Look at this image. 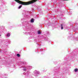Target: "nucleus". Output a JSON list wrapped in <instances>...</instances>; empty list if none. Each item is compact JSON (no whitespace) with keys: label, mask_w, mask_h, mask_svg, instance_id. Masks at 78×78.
<instances>
[{"label":"nucleus","mask_w":78,"mask_h":78,"mask_svg":"<svg viewBox=\"0 0 78 78\" xmlns=\"http://www.w3.org/2000/svg\"><path fill=\"white\" fill-rule=\"evenodd\" d=\"M10 36H11V34H10L9 33L7 34V37H9Z\"/></svg>","instance_id":"f257e3e1"},{"label":"nucleus","mask_w":78,"mask_h":78,"mask_svg":"<svg viewBox=\"0 0 78 78\" xmlns=\"http://www.w3.org/2000/svg\"><path fill=\"white\" fill-rule=\"evenodd\" d=\"M31 22H34V19H32L30 20Z\"/></svg>","instance_id":"f03ea898"},{"label":"nucleus","mask_w":78,"mask_h":78,"mask_svg":"<svg viewBox=\"0 0 78 78\" xmlns=\"http://www.w3.org/2000/svg\"><path fill=\"white\" fill-rule=\"evenodd\" d=\"M41 33L40 32V31H38V34H41Z\"/></svg>","instance_id":"7ed1b4c3"},{"label":"nucleus","mask_w":78,"mask_h":78,"mask_svg":"<svg viewBox=\"0 0 78 78\" xmlns=\"http://www.w3.org/2000/svg\"><path fill=\"white\" fill-rule=\"evenodd\" d=\"M61 29L62 30L63 29V27H62V24H61Z\"/></svg>","instance_id":"20e7f679"},{"label":"nucleus","mask_w":78,"mask_h":78,"mask_svg":"<svg viewBox=\"0 0 78 78\" xmlns=\"http://www.w3.org/2000/svg\"><path fill=\"white\" fill-rule=\"evenodd\" d=\"M17 56H18V57H20V54H17Z\"/></svg>","instance_id":"39448f33"},{"label":"nucleus","mask_w":78,"mask_h":78,"mask_svg":"<svg viewBox=\"0 0 78 78\" xmlns=\"http://www.w3.org/2000/svg\"><path fill=\"white\" fill-rule=\"evenodd\" d=\"M22 5H20V6L19 7V9H20V8H22Z\"/></svg>","instance_id":"423d86ee"},{"label":"nucleus","mask_w":78,"mask_h":78,"mask_svg":"<svg viewBox=\"0 0 78 78\" xmlns=\"http://www.w3.org/2000/svg\"><path fill=\"white\" fill-rule=\"evenodd\" d=\"M78 71L77 69H75V72H77Z\"/></svg>","instance_id":"0eeeda50"},{"label":"nucleus","mask_w":78,"mask_h":78,"mask_svg":"<svg viewBox=\"0 0 78 78\" xmlns=\"http://www.w3.org/2000/svg\"><path fill=\"white\" fill-rule=\"evenodd\" d=\"M26 68H25V69H23V70H24L25 71L26 70Z\"/></svg>","instance_id":"6e6552de"},{"label":"nucleus","mask_w":78,"mask_h":78,"mask_svg":"<svg viewBox=\"0 0 78 78\" xmlns=\"http://www.w3.org/2000/svg\"><path fill=\"white\" fill-rule=\"evenodd\" d=\"M0 36H1V35H0Z\"/></svg>","instance_id":"1a4fd4ad"}]
</instances>
